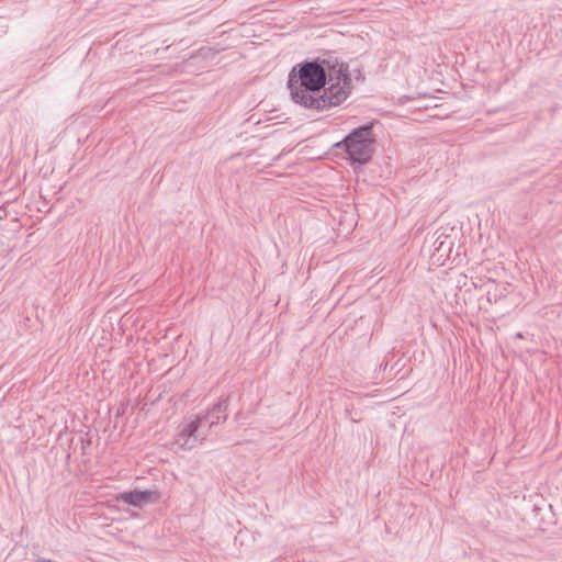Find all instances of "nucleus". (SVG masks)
<instances>
[{
    "label": "nucleus",
    "mask_w": 562,
    "mask_h": 562,
    "mask_svg": "<svg viewBox=\"0 0 562 562\" xmlns=\"http://www.w3.org/2000/svg\"><path fill=\"white\" fill-rule=\"evenodd\" d=\"M288 87L292 100L310 110L341 104L351 90L348 66L337 60L304 61L292 68Z\"/></svg>",
    "instance_id": "obj_1"
},
{
    "label": "nucleus",
    "mask_w": 562,
    "mask_h": 562,
    "mask_svg": "<svg viewBox=\"0 0 562 562\" xmlns=\"http://www.w3.org/2000/svg\"><path fill=\"white\" fill-rule=\"evenodd\" d=\"M160 494L156 490H145V491H130L120 494L116 499L119 502H123L125 504L142 507L146 504L155 503L159 499Z\"/></svg>",
    "instance_id": "obj_4"
},
{
    "label": "nucleus",
    "mask_w": 562,
    "mask_h": 562,
    "mask_svg": "<svg viewBox=\"0 0 562 562\" xmlns=\"http://www.w3.org/2000/svg\"><path fill=\"white\" fill-rule=\"evenodd\" d=\"M199 414L191 420L186 423L177 435L176 442L184 450H190L196 446L198 442H203L209 436V431L204 430L203 418Z\"/></svg>",
    "instance_id": "obj_3"
},
{
    "label": "nucleus",
    "mask_w": 562,
    "mask_h": 562,
    "mask_svg": "<svg viewBox=\"0 0 562 562\" xmlns=\"http://www.w3.org/2000/svg\"><path fill=\"white\" fill-rule=\"evenodd\" d=\"M228 398H221L213 407L206 413H200V416H205L203 423L209 422V429L225 422L227 419Z\"/></svg>",
    "instance_id": "obj_5"
},
{
    "label": "nucleus",
    "mask_w": 562,
    "mask_h": 562,
    "mask_svg": "<svg viewBox=\"0 0 562 562\" xmlns=\"http://www.w3.org/2000/svg\"><path fill=\"white\" fill-rule=\"evenodd\" d=\"M375 135L373 124L369 123L350 132L342 140L335 144L342 149L353 162L367 164L374 154Z\"/></svg>",
    "instance_id": "obj_2"
}]
</instances>
